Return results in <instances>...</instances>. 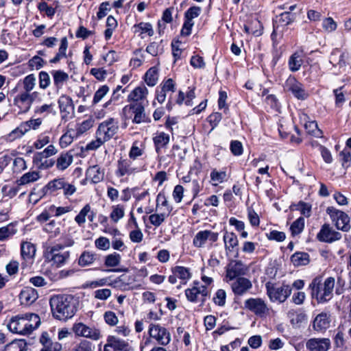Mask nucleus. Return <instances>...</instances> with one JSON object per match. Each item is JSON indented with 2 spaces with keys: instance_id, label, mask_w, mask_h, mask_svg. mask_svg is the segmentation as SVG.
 Wrapping results in <instances>:
<instances>
[{
  "instance_id": "obj_1",
  "label": "nucleus",
  "mask_w": 351,
  "mask_h": 351,
  "mask_svg": "<svg viewBox=\"0 0 351 351\" xmlns=\"http://www.w3.org/2000/svg\"><path fill=\"white\" fill-rule=\"evenodd\" d=\"M53 316L59 320L66 321L77 311V300L71 295H58L50 299Z\"/></svg>"
},
{
  "instance_id": "obj_2",
  "label": "nucleus",
  "mask_w": 351,
  "mask_h": 351,
  "mask_svg": "<svg viewBox=\"0 0 351 351\" xmlns=\"http://www.w3.org/2000/svg\"><path fill=\"white\" fill-rule=\"evenodd\" d=\"M40 324V319L38 315L34 313H26L12 317L8 328L14 333L27 335L37 328Z\"/></svg>"
},
{
  "instance_id": "obj_3",
  "label": "nucleus",
  "mask_w": 351,
  "mask_h": 351,
  "mask_svg": "<svg viewBox=\"0 0 351 351\" xmlns=\"http://www.w3.org/2000/svg\"><path fill=\"white\" fill-rule=\"evenodd\" d=\"M321 277L315 278L309 285L311 293L319 303L329 301L333 295L335 280L333 277L327 278L324 282Z\"/></svg>"
},
{
  "instance_id": "obj_4",
  "label": "nucleus",
  "mask_w": 351,
  "mask_h": 351,
  "mask_svg": "<svg viewBox=\"0 0 351 351\" xmlns=\"http://www.w3.org/2000/svg\"><path fill=\"white\" fill-rule=\"evenodd\" d=\"M267 294L271 302H284L291 295V288L289 285H282L277 287L271 282H267L265 285Z\"/></svg>"
},
{
  "instance_id": "obj_5",
  "label": "nucleus",
  "mask_w": 351,
  "mask_h": 351,
  "mask_svg": "<svg viewBox=\"0 0 351 351\" xmlns=\"http://www.w3.org/2000/svg\"><path fill=\"white\" fill-rule=\"evenodd\" d=\"M210 295V291L205 285H200L199 282L194 281L191 288L185 290V295L187 300L191 302H205L206 298Z\"/></svg>"
},
{
  "instance_id": "obj_6",
  "label": "nucleus",
  "mask_w": 351,
  "mask_h": 351,
  "mask_svg": "<svg viewBox=\"0 0 351 351\" xmlns=\"http://www.w3.org/2000/svg\"><path fill=\"white\" fill-rule=\"evenodd\" d=\"M110 121H106L99 124L96 132V140L88 143L84 150L93 151L101 147L110 139Z\"/></svg>"
},
{
  "instance_id": "obj_7",
  "label": "nucleus",
  "mask_w": 351,
  "mask_h": 351,
  "mask_svg": "<svg viewBox=\"0 0 351 351\" xmlns=\"http://www.w3.org/2000/svg\"><path fill=\"white\" fill-rule=\"evenodd\" d=\"M244 308L260 317H267L270 312L267 304L261 298H250L245 300Z\"/></svg>"
},
{
  "instance_id": "obj_8",
  "label": "nucleus",
  "mask_w": 351,
  "mask_h": 351,
  "mask_svg": "<svg viewBox=\"0 0 351 351\" xmlns=\"http://www.w3.org/2000/svg\"><path fill=\"white\" fill-rule=\"evenodd\" d=\"M70 258V252L62 249L59 245H53L49 247L47 258L52 262L53 265L61 267L65 265Z\"/></svg>"
},
{
  "instance_id": "obj_9",
  "label": "nucleus",
  "mask_w": 351,
  "mask_h": 351,
  "mask_svg": "<svg viewBox=\"0 0 351 351\" xmlns=\"http://www.w3.org/2000/svg\"><path fill=\"white\" fill-rule=\"evenodd\" d=\"M326 213L329 215L331 220L335 223L337 229L344 232H347L350 229V217L346 213L333 206L328 207Z\"/></svg>"
},
{
  "instance_id": "obj_10",
  "label": "nucleus",
  "mask_w": 351,
  "mask_h": 351,
  "mask_svg": "<svg viewBox=\"0 0 351 351\" xmlns=\"http://www.w3.org/2000/svg\"><path fill=\"white\" fill-rule=\"evenodd\" d=\"M148 332L152 339L162 346L168 345L171 340L169 331L160 324H151L149 326Z\"/></svg>"
},
{
  "instance_id": "obj_11",
  "label": "nucleus",
  "mask_w": 351,
  "mask_h": 351,
  "mask_svg": "<svg viewBox=\"0 0 351 351\" xmlns=\"http://www.w3.org/2000/svg\"><path fill=\"white\" fill-rule=\"evenodd\" d=\"M247 269V267L241 261H231L226 267V281L229 282L239 277H243L246 274Z\"/></svg>"
},
{
  "instance_id": "obj_12",
  "label": "nucleus",
  "mask_w": 351,
  "mask_h": 351,
  "mask_svg": "<svg viewBox=\"0 0 351 351\" xmlns=\"http://www.w3.org/2000/svg\"><path fill=\"white\" fill-rule=\"evenodd\" d=\"M285 87L287 90L291 91L294 97L298 99L304 100L308 97V94L305 90L304 86L293 76H289L287 78Z\"/></svg>"
},
{
  "instance_id": "obj_13",
  "label": "nucleus",
  "mask_w": 351,
  "mask_h": 351,
  "mask_svg": "<svg viewBox=\"0 0 351 351\" xmlns=\"http://www.w3.org/2000/svg\"><path fill=\"white\" fill-rule=\"evenodd\" d=\"M73 330L76 335L98 340L101 337L100 332L95 328H90L83 323L75 324L73 326Z\"/></svg>"
},
{
  "instance_id": "obj_14",
  "label": "nucleus",
  "mask_w": 351,
  "mask_h": 351,
  "mask_svg": "<svg viewBox=\"0 0 351 351\" xmlns=\"http://www.w3.org/2000/svg\"><path fill=\"white\" fill-rule=\"evenodd\" d=\"M123 112L127 117H130L134 114L133 122L134 123H140L145 121L144 107L141 104L125 106L123 109Z\"/></svg>"
},
{
  "instance_id": "obj_15",
  "label": "nucleus",
  "mask_w": 351,
  "mask_h": 351,
  "mask_svg": "<svg viewBox=\"0 0 351 351\" xmlns=\"http://www.w3.org/2000/svg\"><path fill=\"white\" fill-rule=\"evenodd\" d=\"M58 106L62 119L67 121L72 117L74 112V106L70 97L65 95L60 96L58 99Z\"/></svg>"
},
{
  "instance_id": "obj_16",
  "label": "nucleus",
  "mask_w": 351,
  "mask_h": 351,
  "mask_svg": "<svg viewBox=\"0 0 351 351\" xmlns=\"http://www.w3.org/2000/svg\"><path fill=\"white\" fill-rule=\"evenodd\" d=\"M252 288L251 280L245 277H239L231 284L233 293L237 296H242Z\"/></svg>"
},
{
  "instance_id": "obj_17",
  "label": "nucleus",
  "mask_w": 351,
  "mask_h": 351,
  "mask_svg": "<svg viewBox=\"0 0 351 351\" xmlns=\"http://www.w3.org/2000/svg\"><path fill=\"white\" fill-rule=\"evenodd\" d=\"M219 234L210 230H202L198 232L193 238V244L195 247H202L206 242L209 240L212 242L217 241Z\"/></svg>"
},
{
  "instance_id": "obj_18",
  "label": "nucleus",
  "mask_w": 351,
  "mask_h": 351,
  "mask_svg": "<svg viewBox=\"0 0 351 351\" xmlns=\"http://www.w3.org/2000/svg\"><path fill=\"white\" fill-rule=\"evenodd\" d=\"M306 347L310 351H328L331 342L328 338H311L306 341Z\"/></svg>"
},
{
  "instance_id": "obj_19",
  "label": "nucleus",
  "mask_w": 351,
  "mask_h": 351,
  "mask_svg": "<svg viewBox=\"0 0 351 351\" xmlns=\"http://www.w3.org/2000/svg\"><path fill=\"white\" fill-rule=\"evenodd\" d=\"M317 237L320 241L332 243L339 240L341 238V234L332 230L329 225L324 224L317 234Z\"/></svg>"
},
{
  "instance_id": "obj_20",
  "label": "nucleus",
  "mask_w": 351,
  "mask_h": 351,
  "mask_svg": "<svg viewBox=\"0 0 351 351\" xmlns=\"http://www.w3.org/2000/svg\"><path fill=\"white\" fill-rule=\"evenodd\" d=\"M128 269L125 267H119L118 268H111V272H123L119 276L111 275V286L121 287L123 285H127L130 283V277L126 274Z\"/></svg>"
},
{
  "instance_id": "obj_21",
  "label": "nucleus",
  "mask_w": 351,
  "mask_h": 351,
  "mask_svg": "<svg viewBox=\"0 0 351 351\" xmlns=\"http://www.w3.org/2000/svg\"><path fill=\"white\" fill-rule=\"evenodd\" d=\"M13 104L20 110L21 112L23 113L28 112L32 105L28 93L24 91L21 92L14 97Z\"/></svg>"
},
{
  "instance_id": "obj_22",
  "label": "nucleus",
  "mask_w": 351,
  "mask_h": 351,
  "mask_svg": "<svg viewBox=\"0 0 351 351\" xmlns=\"http://www.w3.org/2000/svg\"><path fill=\"white\" fill-rule=\"evenodd\" d=\"M223 239L227 254L234 252L238 254L239 240L234 233L226 232L223 234Z\"/></svg>"
},
{
  "instance_id": "obj_23",
  "label": "nucleus",
  "mask_w": 351,
  "mask_h": 351,
  "mask_svg": "<svg viewBox=\"0 0 351 351\" xmlns=\"http://www.w3.org/2000/svg\"><path fill=\"white\" fill-rule=\"evenodd\" d=\"M93 222L94 221L95 214L91 210V207L89 204H86L82 210L80 211L78 215L75 217V221L80 226H82L86 223V217Z\"/></svg>"
},
{
  "instance_id": "obj_24",
  "label": "nucleus",
  "mask_w": 351,
  "mask_h": 351,
  "mask_svg": "<svg viewBox=\"0 0 351 351\" xmlns=\"http://www.w3.org/2000/svg\"><path fill=\"white\" fill-rule=\"evenodd\" d=\"M330 322L329 316L325 313H322L314 319L313 328L317 332H323L329 328Z\"/></svg>"
},
{
  "instance_id": "obj_25",
  "label": "nucleus",
  "mask_w": 351,
  "mask_h": 351,
  "mask_svg": "<svg viewBox=\"0 0 351 351\" xmlns=\"http://www.w3.org/2000/svg\"><path fill=\"white\" fill-rule=\"evenodd\" d=\"M36 249L35 245L29 241H23L21 244V255L25 261H32L35 256Z\"/></svg>"
},
{
  "instance_id": "obj_26",
  "label": "nucleus",
  "mask_w": 351,
  "mask_h": 351,
  "mask_svg": "<svg viewBox=\"0 0 351 351\" xmlns=\"http://www.w3.org/2000/svg\"><path fill=\"white\" fill-rule=\"evenodd\" d=\"M173 210L164 193H159L156 197V210L170 215Z\"/></svg>"
},
{
  "instance_id": "obj_27",
  "label": "nucleus",
  "mask_w": 351,
  "mask_h": 351,
  "mask_svg": "<svg viewBox=\"0 0 351 351\" xmlns=\"http://www.w3.org/2000/svg\"><path fill=\"white\" fill-rule=\"evenodd\" d=\"M40 342L43 346L41 351H60L62 345L58 342H53L47 332H43L40 338Z\"/></svg>"
},
{
  "instance_id": "obj_28",
  "label": "nucleus",
  "mask_w": 351,
  "mask_h": 351,
  "mask_svg": "<svg viewBox=\"0 0 351 351\" xmlns=\"http://www.w3.org/2000/svg\"><path fill=\"white\" fill-rule=\"evenodd\" d=\"M73 161V156L71 152H62L56 160V168L60 171H64L72 164Z\"/></svg>"
},
{
  "instance_id": "obj_29",
  "label": "nucleus",
  "mask_w": 351,
  "mask_h": 351,
  "mask_svg": "<svg viewBox=\"0 0 351 351\" xmlns=\"http://www.w3.org/2000/svg\"><path fill=\"white\" fill-rule=\"evenodd\" d=\"M38 298L37 291L31 287H26L20 293V300L23 304L29 305Z\"/></svg>"
},
{
  "instance_id": "obj_30",
  "label": "nucleus",
  "mask_w": 351,
  "mask_h": 351,
  "mask_svg": "<svg viewBox=\"0 0 351 351\" xmlns=\"http://www.w3.org/2000/svg\"><path fill=\"white\" fill-rule=\"evenodd\" d=\"M148 90L145 86H140L135 88L129 95V101H140L141 104L147 99Z\"/></svg>"
},
{
  "instance_id": "obj_31",
  "label": "nucleus",
  "mask_w": 351,
  "mask_h": 351,
  "mask_svg": "<svg viewBox=\"0 0 351 351\" xmlns=\"http://www.w3.org/2000/svg\"><path fill=\"white\" fill-rule=\"evenodd\" d=\"M156 152L159 154L162 148L165 147L169 143L170 136L164 132H158L153 138Z\"/></svg>"
},
{
  "instance_id": "obj_32",
  "label": "nucleus",
  "mask_w": 351,
  "mask_h": 351,
  "mask_svg": "<svg viewBox=\"0 0 351 351\" xmlns=\"http://www.w3.org/2000/svg\"><path fill=\"white\" fill-rule=\"evenodd\" d=\"M244 30L247 34H252L256 36H259L263 33V26L257 19H254L244 25Z\"/></svg>"
},
{
  "instance_id": "obj_33",
  "label": "nucleus",
  "mask_w": 351,
  "mask_h": 351,
  "mask_svg": "<svg viewBox=\"0 0 351 351\" xmlns=\"http://www.w3.org/2000/svg\"><path fill=\"white\" fill-rule=\"evenodd\" d=\"M86 178L98 183L104 178V172L98 165L90 167L86 171Z\"/></svg>"
},
{
  "instance_id": "obj_34",
  "label": "nucleus",
  "mask_w": 351,
  "mask_h": 351,
  "mask_svg": "<svg viewBox=\"0 0 351 351\" xmlns=\"http://www.w3.org/2000/svg\"><path fill=\"white\" fill-rule=\"evenodd\" d=\"M348 58L346 53L342 52L338 49L332 51L330 56V62L333 66H342L346 64V59Z\"/></svg>"
},
{
  "instance_id": "obj_35",
  "label": "nucleus",
  "mask_w": 351,
  "mask_h": 351,
  "mask_svg": "<svg viewBox=\"0 0 351 351\" xmlns=\"http://www.w3.org/2000/svg\"><path fill=\"white\" fill-rule=\"evenodd\" d=\"M291 261L295 267L304 266L309 263V255L303 252H297L291 256Z\"/></svg>"
},
{
  "instance_id": "obj_36",
  "label": "nucleus",
  "mask_w": 351,
  "mask_h": 351,
  "mask_svg": "<svg viewBox=\"0 0 351 351\" xmlns=\"http://www.w3.org/2000/svg\"><path fill=\"white\" fill-rule=\"evenodd\" d=\"M303 63V56L301 52H295L289 59V68L292 72L300 70Z\"/></svg>"
},
{
  "instance_id": "obj_37",
  "label": "nucleus",
  "mask_w": 351,
  "mask_h": 351,
  "mask_svg": "<svg viewBox=\"0 0 351 351\" xmlns=\"http://www.w3.org/2000/svg\"><path fill=\"white\" fill-rule=\"evenodd\" d=\"M40 178V172L37 171H29L23 175L18 180L20 185H25L37 181Z\"/></svg>"
},
{
  "instance_id": "obj_38",
  "label": "nucleus",
  "mask_w": 351,
  "mask_h": 351,
  "mask_svg": "<svg viewBox=\"0 0 351 351\" xmlns=\"http://www.w3.org/2000/svg\"><path fill=\"white\" fill-rule=\"evenodd\" d=\"M68 40L66 37H63L60 40V45L58 49V52L56 56L50 60L51 63H56L61 59L66 57V51L68 48Z\"/></svg>"
},
{
  "instance_id": "obj_39",
  "label": "nucleus",
  "mask_w": 351,
  "mask_h": 351,
  "mask_svg": "<svg viewBox=\"0 0 351 351\" xmlns=\"http://www.w3.org/2000/svg\"><path fill=\"white\" fill-rule=\"evenodd\" d=\"M111 348L114 351H133L128 342L111 336Z\"/></svg>"
},
{
  "instance_id": "obj_40",
  "label": "nucleus",
  "mask_w": 351,
  "mask_h": 351,
  "mask_svg": "<svg viewBox=\"0 0 351 351\" xmlns=\"http://www.w3.org/2000/svg\"><path fill=\"white\" fill-rule=\"evenodd\" d=\"M75 132L72 128H67L66 131L62 135L60 138V146L65 148L71 145L75 138Z\"/></svg>"
},
{
  "instance_id": "obj_41",
  "label": "nucleus",
  "mask_w": 351,
  "mask_h": 351,
  "mask_svg": "<svg viewBox=\"0 0 351 351\" xmlns=\"http://www.w3.org/2000/svg\"><path fill=\"white\" fill-rule=\"evenodd\" d=\"M54 85L58 88H61L63 84L69 80V75L61 70L53 71L51 72Z\"/></svg>"
},
{
  "instance_id": "obj_42",
  "label": "nucleus",
  "mask_w": 351,
  "mask_h": 351,
  "mask_svg": "<svg viewBox=\"0 0 351 351\" xmlns=\"http://www.w3.org/2000/svg\"><path fill=\"white\" fill-rule=\"evenodd\" d=\"M96 259V254L92 252L84 251L78 259V264L82 267L91 265Z\"/></svg>"
},
{
  "instance_id": "obj_43",
  "label": "nucleus",
  "mask_w": 351,
  "mask_h": 351,
  "mask_svg": "<svg viewBox=\"0 0 351 351\" xmlns=\"http://www.w3.org/2000/svg\"><path fill=\"white\" fill-rule=\"evenodd\" d=\"M158 80V69L156 67L150 68L145 74V81L149 86H155Z\"/></svg>"
},
{
  "instance_id": "obj_44",
  "label": "nucleus",
  "mask_w": 351,
  "mask_h": 351,
  "mask_svg": "<svg viewBox=\"0 0 351 351\" xmlns=\"http://www.w3.org/2000/svg\"><path fill=\"white\" fill-rule=\"evenodd\" d=\"M16 232L17 229L15 228V226L12 223L0 228V241H5L9 237L14 235Z\"/></svg>"
},
{
  "instance_id": "obj_45",
  "label": "nucleus",
  "mask_w": 351,
  "mask_h": 351,
  "mask_svg": "<svg viewBox=\"0 0 351 351\" xmlns=\"http://www.w3.org/2000/svg\"><path fill=\"white\" fill-rule=\"evenodd\" d=\"M172 271L178 278L184 280V284L191 278L189 269L182 266H176L172 269Z\"/></svg>"
},
{
  "instance_id": "obj_46",
  "label": "nucleus",
  "mask_w": 351,
  "mask_h": 351,
  "mask_svg": "<svg viewBox=\"0 0 351 351\" xmlns=\"http://www.w3.org/2000/svg\"><path fill=\"white\" fill-rule=\"evenodd\" d=\"M133 28L135 33H139L140 34H147L149 36H152L154 34L152 26L149 23L141 22L137 25H134Z\"/></svg>"
},
{
  "instance_id": "obj_47",
  "label": "nucleus",
  "mask_w": 351,
  "mask_h": 351,
  "mask_svg": "<svg viewBox=\"0 0 351 351\" xmlns=\"http://www.w3.org/2000/svg\"><path fill=\"white\" fill-rule=\"evenodd\" d=\"M36 84V77L34 74H29L23 80V87L24 92H31Z\"/></svg>"
},
{
  "instance_id": "obj_48",
  "label": "nucleus",
  "mask_w": 351,
  "mask_h": 351,
  "mask_svg": "<svg viewBox=\"0 0 351 351\" xmlns=\"http://www.w3.org/2000/svg\"><path fill=\"white\" fill-rule=\"evenodd\" d=\"M58 152L53 145H48L43 152L37 153L34 157V162L40 160L43 157L48 158L55 155Z\"/></svg>"
},
{
  "instance_id": "obj_49",
  "label": "nucleus",
  "mask_w": 351,
  "mask_h": 351,
  "mask_svg": "<svg viewBox=\"0 0 351 351\" xmlns=\"http://www.w3.org/2000/svg\"><path fill=\"white\" fill-rule=\"evenodd\" d=\"M169 215H167L162 212H157L156 213L152 214L149 216V220L152 225L155 227L160 226L165 219L169 217Z\"/></svg>"
},
{
  "instance_id": "obj_50",
  "label": "nucleus",
  "mask_w": 351,
  "mask_h": 351,
  "mask_svg": "<svg viewBox=\"0 0 351 351\" xmlns=\"http://www.w3.org/2000/svg\"><path fill=\"white\" fill-rule=\"evenodd\" d=\"M26 343L24 340H14L6 345L3 351H25Z\"/></svg>"
},
{
  "instance_id": "obj_51",
  "label": "nucleus",
  "mask_w": 351,
  "mask_h": 351,
  "mask_svg": "<svg viewBox=\"0 0 351 351\" xmlns=\"http://www.w3.org/2000/svg\"><path fill=\"white\" fill-rule=\"evenodd\" d=\"M125 215V206L122 204H117L112 206L111 212V220L117 222L123 217Z\"/></svg>"
},
{
  "instance_id": "obj_52",
  "label": "nucleus",
  "mask_w": 351,
  "mask_h": 351,
  "mask_svg": "<svg viewBox=\"0 0 351 351\" xmlns=\"http://www.w3.org/2000/svg\"><path fill=\"white\" fill-rule=\"evenodd\" d=\"M226 171H219L217 169H213L210 173V179L213 186H217L222 183L226 178Z\"/></svg>"
},
{
  "instance_id": "obj_53",
  "label": "nucleus",
  "mask_w": 351,
  "mask_h": 351,
  "mask_svg": "<svg viewBox=\"0 0 351 351\" xmlns=\"http://www.w3.org/2000/svg\"><path fill=\"white\" fill-rule=\"evenodd\" d=\"M93 126V120L91 119H86L82 123L77 124L76 128L75 136H79L88 130H89Z\"/></svg>"
},
{
  "instance_id": "obj_54",
  "label": "nucleus",
  "mask_w": 351,
  "mask_h": 351,
  "mask_svg": "<svg viewBox=\"0 0 351 351\" xmlns=\"http://www.w3.org/2000/svg\"><path fill=\"white\" fill-rule=\"evenodd\" d=\"M202 9L199 6H192L189 8L184 13V20L191 23L193 22V19L199 16Z\"/></svg>"
},
{
  "instance_id": "obj_55",
  "label": "nucleus",
  "mask_w": 351,
  "mask_h": 351,
  "mask_svg": "<svg viewBox=\"0 0 351 351\" xmlns=\"http://www.w3.org/2000/svg\"><path fill=\"white\" fill-rule=\"evenodd\" d=\"M213 301L216 305L219 306H225L226 301V291L222 289H218L213 296Z\"/></svg>"
},
{
  "instance_id": "obj_56",
  "label": "nucleus",
  "mask_w": 351,
  "mask_h": 351,
  "mask_svg": "<svg viewBox=\"0 0 351 351\" xmlns=\"http://www.w3.org/2000/svg\"><path fill=\"white\" fill-rule=\"evenodd\" d=\"M25 133V129L23 128V125L21 124L18 128L13 130L11 132L9 133L5 136V139L8 141H13L17 138L22 137Z\"/></svg>"
},
{
  "instance_id": "obj_57",
  "label": "nucleus",
  "mask_w": 351,
  "mask_h": 351,
  "mask_svg": "<svg viewBox=\"0 0 351 351\" xmlns=\"http://www.w3.org/2000/svg\"><path fill=\"white\" fill-rule=\"evenodd\" d=\"M304 228V219L302 217L296 219L291 226V231L292 234L296 235L302 232Z\"/></svg>"
},
{
  "instance_id": "obj_58",
  "label": "nucleus",
  "mask_w": 351,
  "mask_h": 351,
  "mask_svg": "<svg viewBox=\"0 0 351 351\" xmlns=\"http://www.w3.org/2000/svg\"><path fill=\"white\" fill-rule=\"evenodd\" d=\"M143 153V145L138 141H135L130 149L129 156L130 158L136 159L137 157L141 156Z\"/></svg>"
},
{
  "instance_id": "obj_59",
  "label": "nucleus",
  "mask_w": 351,
  "mask_h": 351,
  "mask_svg": "<svg viewBox=\"0 0 351 351\" xmlns=\"http://www.w3.org/2000/svg\"><path fill=\"white\" fill-rule=\"evenodd\" d=\"M304 127L309 134L316 137L320 136L322 133V131L318 128L317 122L315 121L306 123L304 124Z\"/></svg>"
},
{
  "instance_id": "obj_60",
  "label": "nucleus",
  "mask_w": 351,
  "mask_h": 351,
  "mask_svg": "<svg viewBox=\"0 0 351 351\" xmlns=\"http://www.w3.org/2000/svg\"><path fill=\"white\" fill-rule=\"evenodd\" d=\"M41 124H42V120L40 118L35 119H30L29 121H27L21 123L23 128L25 129L26 133L32 129H33V130L38 129L40 126Z\"/></svg>"
},
{
  "instance_id": "obj_61",
  "label": "nucleus",
  "mask_w": 351,
  "mask_h": 351,
  "mask_svg": "<svg viewBox=\"0 0 351 351\" xmlns=\"http://www.w3.org/2000/svg\"><path fill=\"white\" fill-rule=\"evenodd\" d=\"M38 9L40 12H44L50 18H52L56 13V9L49 6L45 1L40 2L38 4Z\"/></svg>"
},
{
  "instance_id": "obj_62",
  "label": "nucleus",
  "mask_w": 351,
  "mask_h": 351,
  "mask_svg": "<svg viewBox=\"0 0 351 351\" xmlns=\"http://www.w3.org/2000/svg\"><path fill=\"white\" fill-rule=\"evenodd\" d=\"M266 237L269 240L282 242L285 241L286 234L284 232L271 230L269 232L266 234Z\"/></svg>"
},
{
  "instance_id": "obj_63",
  "label": "nucleus",
  "mask_w": 351,
  "mask_h": 351,
  "mask_svg": "<svg viewBox=\"0 0 351 351\" xmlns=\"http://www.w3.org/2000/svg\"><path fill=\"white\" fill-rule=\"evenodd\" d=\"M39 87L41 89H46L51 84L49 75L45 71H41L38 75Z\"/></svg>"
},
{
  "instance_id": "obj_64",
  "label": "nucleus",
  "mask_w": 351,
  "mask_h": 351,
  "mask_svg": "<svg viewBox=\"0 0 351 351\" xmlns=\"http://www.w3.org/2000/svg\"><path fill=\"white\" fill-rule=\"evenodd\" d=\"M95 346L87 340L81 341L75 348V351H93Z\"/></svg>"
}]
</instances>
